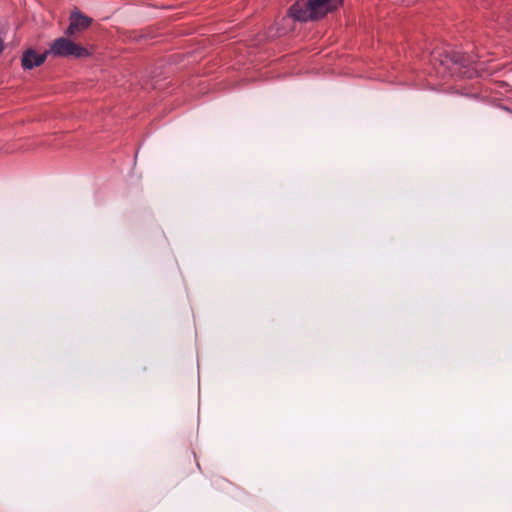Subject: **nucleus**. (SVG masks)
<instances>
[{"mask_svg":"<svg viewBox=\"0 0 512 512\" xmlns=\"http://www.w3.org/2000/svg\"><path fill=\"white\" fill-rule=\"evenodd\" d=\"M4 48H5L4 42H3V40L0 38V55H1V54H2V52L4 51Z\"/></svg>","mask_w":512,"mask_h":512,"instance_id":"obj_6","label":"nucleus"},{"mask_svg":"<svg viewBox=\"0 0 512 512\" xmlns=\"http://www.w3.org/2000/svg\"><path fill=\"white\" fill-rule=\"evenodd\" d=\"M92 19L81 14L80 12L72 13L70 16V24L66 30V34L69 36L82 31L90 26Z\"/></svg>","mask_w":512,"mask_h":512,"instance_id":"obj_4","label":"nucleus"},{"mask_svg":"<svg viewBox=\"0 0 512 512\" xmlns=\"http://www.w3.org/2000/svg\"><path fill=\"white\" fill-rule=\"evenodd\" d=\"M456 72H459V74L463 77H466V78H472L474 77L475 75H477L478 73V68L477 67H464V66H461L458 61H454L453 62V68H452V71H451V75H453L454 73Z\"/></svg>","mask_w":512,"mask_h":512,"instance_id":"obj_5","label":"nucleus"},{"mask_svg":"<svg viewBox=\"0 0 512 512\" xmlns=\"http://www.w3.org/2000/svg\"><path fill=\"white\" fill-rule=\"evenodd\" d=\"M48 55V50L38 54L34 49H27L22 54L21 65L23 69L31 70L35 67L41 66L46 61Z\"/></svg>","mask_w":512,"mask_h":512,"instance_id":"obj_3","label":"nucleus"},{"mask_svg":"<svg viewBox=\"0 0 512 512\" xmlns=\"http://www.w3.org/2000/svg\"><path fill=\"white\" fill-rule=\"evenodd\" d=\"M48 52L55 57L74 56L76 58H81L89 55L86 48L65 37L55 39Z\"/></svg>","mask_w":512,"mask_h":512,"instance_id":"obj_2","label":"nucleus"},{"mask_svg":"<svg viewBox=\"0 0 512 512\" xmlns=\"http://www.w3.org/2000/svg\"><path fill=\"white\" fill-rule=\"evenodd\" d=\"M330 0H308L296 1L290 8V16L301 22L317 20L324 17L332 8L329 6Z\"/></svg>","mask_w":512,"mask_h":512,"instance_id":"obj_1","label":"nucleus"}]
</instances>
